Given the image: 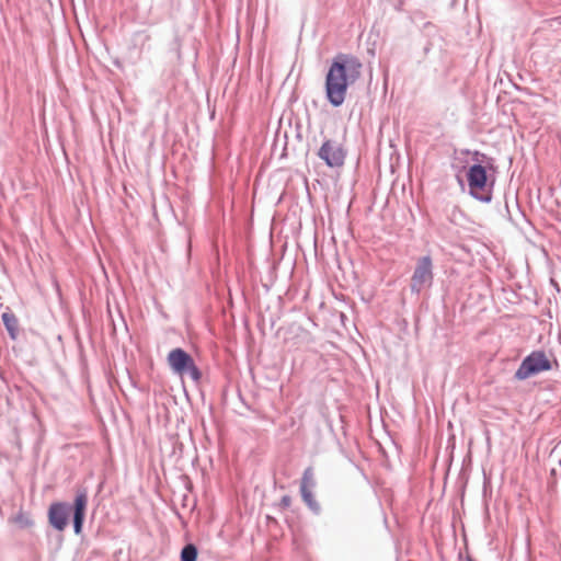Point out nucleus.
I'll return each instance as SVG.
<instances>
[{"label": "nucleus", "mask_w": 561, "mask_h": 561, "mask_svg": "<svg viewBox=\"0 0 561 561\" xmlns=\"http://www.w3.org/2000/svg\"><path fill=\"white\" fill-rule=\"evenodd\" d=\"M362 64L356 57L339 55L329 68L325 78V92L329 102L340 106L346 96L347 88L360 76Z\"/></svg>", "instance_id": "f257e3e1"}, {"label": "nucleus", "mask_w": 561, "mask_h": 561, "mask_svg": "<svg viewBox=\"0 0 561 561\" xmlns=\"http://www.w3.org/2000/svg\"><path fill=\"white\" fill-rule=\"evenodd\" d=\"M551 367V362L543 351H534L523 359L515 373V378L525 380L531 376L548 371Z\"/></svg>", "instance_id": "f03ea898"}, {"label": "nucleus", "mask_w": 561, "mask_h": 561, "mask_svg": "<svg viewBox=\"0 0 561 561\" xmlns=\"http://www.w3.org/2000/svg\"><path fill=\"white\" fill-rule=\"evenodd\" d=\"M168 364L172 371L181 377L188 375L193 380L201 377L194 359L182 348H174L168 354Z\"/></svg>", "instance_id": "7ed1b4c3"}, {"label": "nucleus", "mask_w": 561, "mask_h": 561, "mask_svg": "<svg viewBox=\"0 0 561 561\" xmlns=\"http://www.w3.org/2000/svg\"><path fill=\"white\" fill-rule=\"evenodd\" d=\"M433 263L430 256L419 259L416 267L411 277V289L420 293L423 288L430 287L433 282Z\"/></svg>", "instance_id": "20e7f679"}, {"label": "nucleus", "mask_w": 561, "mask_h": 561, "mask_svg": "<svg viewBox=\"0 0 561 561\" xmlns=\"http://www.w3.org/2000/svg\"><path fill=\"white\" fill-rule=\"evenodd\" d=\"M318 156L329 167H341L345 160V150L341 144L334 140H327L319 149Z\"/></svg>", "instance_id": "39448f33"}, {"label": "nucleus", "mask_w": 561, "mask_h": 561, "mask_svg": "<svg viewBox=\"0 0 561 561\" xmlns=\"http://www.w3.org/2000/svg\"><path fill=\"white\" fill-rule=\"evenodd\" d=\"M49 524L57 530H64L68 525V508L65 503L56 502L48 510Z\"/></svg>", "instance_id": "423d86ee"}, {"label": "nucleus", "mask_w": 561, "mask_h": 561, "mask_svg": "<svg viewBox=\"0 0 561 561\" xmlns=\"http://www.w3.org/2000/svg\"><path fill=\"white\" fill-rule=\"evenodd\" d=\"M467 179L472 194L483 191L488 181L485 168L481 164L470 167L467 173Z\"/></svg>", "instance_id": "0eeeda50"}, {"label": "nucleus", "mask_w": 561, "mask_h": 561, "mask_svg": "<svg viewBox=\"0 0 561 561\" xmlns=\"http://www.w3.org/2000/svg\"><path fill=\"white\" fill-rule=\"evenodd\" d=\"M88 505V496L84 492L78 493L73 503V527L75 533L80 534L84 520L85 510Z\"/></svg>", "instance_id": "6e6552de"}, {"label": "nucleus", "mask_w": 561, "mask_h": 561, "mask_svg": "<svg viewBox=\"0 0 561 561\" xmlns=\"http://www.w3.org/2000/svg\"><path fill=\"white\" fill-rule=\"evenodd\" d=\"M3 324L12 340H15L19 335V320L13 312L7 311L2 316Z\"/></svg>", "instance_id": "1a4fd4ad"}, {"label": "nucleus", "mask_w": 561, "mask_h": 561, "mask_svg": "<svg viewBox=\"0 0 561 561\" xmlns=\"http://www.w3.org/2000/svg\"><path fill=\"white\" fill-rule=\"evenodd\" d=\"M12 522L21 529L31 528L34 525L33 518L26 513H19Z\"/></svg>", "instance_id": "9d476101"}, {"label": "nucleus", "mask_w": 561, "mask_h": 561, "mask_svg": "<svg viewBox=\"0 0 561 561\" xmlns=\"http://www.w3.org/2000/svg\"><path fill=\"white\" fill-rule=\"evenodd\" d=\"M300 491H301V496H302L304 501L306 502V504L310 508L317 510L318 508V503L316 502L314 496H313L310 488L308 485H300Z\"/></svg>", "instance_id": "9b49d317"}, {"label": "nucleus", "mask_w": 561, "mask_h": 561, "mask_svg": "<svg viewBox=\"0 0 561 561\" xmlns=\"http://www.w3.org/2000/svg\"><path fill=\"white\" fill-rule=\"evenodd\" d=\"M197 553V548L193 543H188L181 551V561H196Z\"/></svg>", "instance_id": "f8f14e48"}, {"label": "nucleus", "mask_w": 561, "mask_h": 561, "mask_svg": "<svg viewBox=\"0 0 561 561\" xmlns=\"http://www.w3.org/2000/svg\"><path fill=\"white\" fill-rule=\"evenodd\" d=\"M312 470L310 468L306 469L304 472V477L301 480V485H308L309 488L313 483Z\"/></svg>", "instance_id": "ddd939ff"}, {"label": "nucleus", "mask_w": 561, "mask_h": 561, "mask_svg": "<svg viewBox=\"0 0 561 561\" xmlns=\"http://www.w3.org/2000/svg\"><path fill=\"white\" fill-rule=\"evenodd\" d=\"M290 502H291V500H290V497H289V496H284V497L282 499V504H283L285 507H288V506L290 505Z\"/></svg>", "instance_id": "4468645a"}]
</instances>
